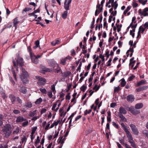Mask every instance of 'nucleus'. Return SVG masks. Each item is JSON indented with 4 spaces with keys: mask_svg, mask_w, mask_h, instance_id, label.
<instances>
[{
    "mask_svg": "<svg viewBox=\"0 0 148 148\" xmlns=\"http://www.w3.org/2000/svg\"><path fill=\"white\" fill-rule=\"evenodd\" d=\"M48 64L50 66L53 68H54L56 64H57L58 68L57 69H54V70L55 73H58L61 72V70L59 65L56 63V62L53 59L50 60L48 61Z\"/></svg>",
    "mask_w": 148,
    "mask_h": 148,
    "instance_id": "f257e3e1",
    "label": "nucleus"
},
{
    "mask_svg": "<svg viewBox=\"0 0 148 148\" xmlns=\"http://www.w3.org/2000/svg\"><path fill=\"white\" fill-rule=\"evenodd\" d=\"M129 142L131 144V145L133 147L135 148L136 147V145L135 142L132 140H129Z\"/></svg>",
    "mask_w": 148,
    "mask_h": 148,
    "instance_id": "7c9ffc66",
    "label": "nucleus"
},
{
    "mask_svg": "<svg viewBox=\"0 0 148 148\" xmlns=\"http://www.w3.org/2000/svg\"><path fill=\"white\" fill-rule=\"evenodd\" d=\"M143 106V104L142 103H139L136 104L135 108L136 109H140L142 108Z\"/></svg>",
    "mask_w": 148,
    "mask_h": 148,
    "instance_id": "4be33fe9",
    "label": "nucleus"
},
{
    "mask_svg": "<svg viewBox=\"0 0 148 148\" xmlns=\"http://www.w3.org/2000/svg\"><path fill=\"white\" fill-rule=\"evenodd\" d=\"M17 59L16 60L17 64V65L22 66H24V62L23 58L20 57V54L19 53L16 54Z\"/></svg>",
    "mask_w": 148,
    "mask_h": 148,
    "instance_id": "20e7f679",
    "label": "nucleus"
},
{
    "mask_svg": "<svg viewBox=\"0 0 148 148\" xmlns=\"http://www.w3.org/2000/svg\"><path fill=\"white\" fill-rule=\"evenodd\" d=\"M72 0H65L64 2V8L66 10H69L70 4Z\"/></svg>",
    "mask_w": 148,
    "mask_h": 148,
    "instance_id": "423d86ee",
    "label": "nucleus"
},
{
    "mask_svg": "<svg viewBox=\"0 0 148 148\" xmlns=\"http://www.w3.org/2000/svg\"><path fill=\"white\" fill-rule=\"evenodd\" d=\"M119 116L123 121L125 122L126 121L127 119L125 118V117L123 115V114H119Z\"/></svg>",
    "mask_w": 148,
    "mask_h": 148,
    "instance_id": "b1692460",
    "label": "nucleus"
},
{
    "mask_svg": "<svg viewBox=\"0 0 148 148\" xmlns=\"http://www.w3.org/2000/svg\"><path fill=\"white\" fill-rule=\"evenodd\" d=\"M31 60L32 62L35 64H38L39 62V60L37 59L36 57V56L34 54L30 56Z\"/></svg>",
    "mask_w": 148,
    "mask_h": 148,
    "instance_id": "6e6552de",
    "label": "nucleus"
},
{
    "mask_svg": "<svg viewBox=\"0 0 148 148\" xmlns=\"http://www.w3.org/2000/svg\"><path fill=\"white\" fill-rule=\"evenodd\" d=\"M69 75H63L62 76V77H63V78L61 79L60 81H64L65 80V77H68Z\"/></svg>",
    "mask_w": 148,
    "mask_h": 148,
    "instance_id": "49530a36",
    "label": "nucleus"
},
{
    "mask_svg": "<svg viewBox=\"0 0 148 148\" xmlns=\"http://www.w3.org/2000/svg\"><path fill=\"white\" fill-rule=\"evenodd\" d=\"M135 76L133 75H132V76H130L128 79V80L129 81H131L132 80V79L134 78Z\"/></svg>",
    "mask_w": 148,
    "mask_h": 148,
    "instance_id": "6e6d98bb",
    "label": "nucleus"
},
{
    "mask_svg": "<svg viewBox=\"0 0 148 148\" xmlns=\"http://www.w3.org/2000/svg\"><path fill=\"white\" fill-rule=\"evenodd\" d=\"M27 140V138H26L25 136H23V137L21 138V141L20 142L21 143H23L25 142Z\"/></svg>",
    "mask_w": 148,
    "mask_h": 148,
    "instance_id": "473e14b6",
    "label": "nucleus"
},
{
    "mask_svg": "<svg viewBox=\"0 0 148 148\" xmlns=\"http://www.w3.org/2000/svg\"><path fill=\"white\" fill-rule=\"evenodd\" d=\"M80 75V77H81V78H80L79 81L80 82H82L83 79L86 76L88 75H84L85 77L83 76L82 75Z\"/></svg>",
    "mask_w": 148,
    "mask_h": 148,
    "instance_id": "37998d69",
    "label": "nucleus"
},
{
    "mask_svg": "<svg viewBox=\"0 0 148 148\" xmlns=\"http://www.w3.org/2000/svg\"><path fill=\"white\" fill-rule=\"evenodd\" d=\"M138 12L141 16H148V12H145L143 10L142 11L141 9H139Z\"/></svg>",
    "mask_w": 148,
    "mask_h": 148,
    "instance_id": "f3484780",
    "label": "nucleus"
},
{
    "mask_svg": "<svg viewBox=\"0 0 148 148\" xmlns=\"http://www.w3.org/2000/svg\"><path fill=\"white\" fill-rule=\"evenodd\" d=\"M129 111L132 114L135 115L138 114L140 113V111L139 110H135L132 108H130Z\"/></svg>",
    "mask_w": 148,
    "mask_h": 148,
    "instance_id": "2eb2a0df",
    "label": "nucleus"
},
{
    "mask_svg": "<svg viewBox=\"0 0 148 148\" xmlns=\"http://www.w3.org/2000/svg\"><path fill=\"white\" fill-rule=\"evenodd\" d=\"M32 106V104L30 101L27 102L23 106L26 108H30Z\"/></svg>",
    "mask_w": 148,
    "mask_h": 148,
    "instance_id": "aec40b11",
    "label": "nucleus"
},
{
    "mask_svg": "<svg viewBox=\"0 0 148 148\" xmlns=\"http://www.w3.org/2000/svg\"><path fill=\"white\" fill-rule=\"evenodd\" d=\"M40 141V137L39 136H37L36 138V139L35 142V146L36 147L38 144L39 143Z\"/></svg>",
    "mask_w": 148,
    "mask_h": 148,
    "instance_id": "c85d7f7f",
    "label": "nucleus"
},
{
    "mask_svg": "<svg viewBox=\"0 0 148 148\" xmlns=\"http://www.w3.org/2000/svg\"><path fill=\"white\" fill-rule=\"evenodd\" d=\"M72 86V84H69L68 85H67V89L66 90V92H68L70 90V89L71 88Z\"/></svg>",
    "mask_w": 148,
    "mask_h": 148,
    "instance_id": "3c124183",
    "label": "nucleus"
},
{
    "mask_svg": "<svg viewBox=\"0 0 148 148\" xmlns=\"http://www.w3.org/2000/svg\"><path fill=\"white\" fill-rule=\"evenodd\" d=\"M70 93H68L66 96V99L70 100L71 99V97L70 95Z\"/></svg>",
    "mask_w": 148,
    "mask_h": 148,
    "instance_id": "864d4df0",
    "label": "nucleus"
},
{
    "mask_svg": "<svg viewBox=\"0 0 148 148\" xmlns=\"http://www.w3.org/2000/svg\"><path fill=\"white\" fill-rule=\"evenodd\" d=\"M146 83L147 82L146 80H141L137 82L136 86L137 87L141 85L145 84H146Z\"/></svg>",
    "mask_w": 148,
    "mask_h": 148,
    "instance_id": "a211bd4d",
    "label": "nucleus"
},
{
    "mask_svg": "<svg viewBox=\"0 0 148 148\" xmlns=\"http://www.w3.org/2000/svg\"><path fill=\"white\" fill-rule=\"evenodd\" d=\"M9 77L10 81L13 84V85H14L15 84V82H14V81L13 80L12 77H10V76H9Z\"/></svg>",
    "mask_w": 148,
    "mask_h": 148,
    "instance_id": "0e129e2a",
    "label": "nucleus"
},
{
    "mask_svg": "<svg viewBox=\"0 0 148 148\" xmlns=\"http://www.w3.org/2000/svg\"><path fill=\"white\" fill-rule=\"evenodd\" d=\"M121 86L122 87H124L126 84V82L125 81L124 78H122L121 79Z\"/></svg>",
    "mask_w": 148,
    "mask_h": 148,
    "instance_id": "a878e982",
    "label": "nucleus"
},
{
    "mask_svg": "<svg viewBox=\"0 0 148 148\" xmlns=\"http://www.w3.org/2000/svg\"><path fill=\"white\" fill-rule=\"evenodd\" d=\"M66 60L65 57L61 58L60 59V64L63 65L66 64Z\"/></svg>",
    "mask_w": 148,
    "mask_h": 148,
    "instance_id": "412c9836",
    "label": "nucleus"
},
{
    "mask_svg": "<svg viewBox=\"0 0 148 148\" xmlns=\"http://www.w3.org/2000/svg\"><path fill=\"white\" fill-rule=\"evenodd\" d=\"M63 136L60 137L59 138V143H61L63 145L64 143V140H62Z\"/></svg>",
    "mask_w": 148,
    "mask_h": 148,
    "instance_id": "de8ad7c7",
    "label": "nucleus"
},
{
    "mask_svg": "<svg viewBox=\"0 0 148 148\" xmlns=\"http://www.w3.org/2000/svg\"><path fill=\"white\" fill-rule=\"evenodd\" d=\"M11 129V127L10 124H7L3 127L2 130L3 132H5V137L6 138H8L10 135L11 133L10 131Z\"/></svg>",
    "mask_w": 148,
    "mask_h": 148,
    "instance_id": "f03ea898",
    "label": "nucleus"
},
{
    "mask_svg": "<svg viewBox=\"0 0 148 148\" xmlns=\"http://www.w3.org/2000/svg\"><path fill=\"white\" fill-rule=\"evenodd\" d=\"M9 97L11 100L12 103V104H14L16 99V96L14 95L10 94L9 95Z\"/></svg>",
    "mask_w": 148,
    "mask_h": 148,
    "instance_id": "9d476101",
    "label": "nucleus"
},
{
    "mask_svg": "<svg viewBox=\"0 0 148 148\" xmlns=\"http://www.w3.org/2000/svg\"><path fill=\"white\" fill-rule=\"evenodd\" d=\"M100 87V86H98L97 85H95V86L93 88V90H95V91L96 92L99 90Z\"/></svg>",
    "mask_w": 148,
    "mask_h": 148,
    "instance_id": "58836bf2",
    "label": "nucleus"
},
{
    "mask_svg": "<svg viewBox=\"0 0 148 148\" xmlns=\"http://www.w3.org/2000/svg\"><path fill=\"white\" fill-rule=\"evenodd\" d=\"M3 117V115L2 114H0V126H1L3 124L2 121Z\"/></svg>",
    "mask_w": 148,
    "mask_h": 148,
    "instance_id": "72a5a7b5",
    "label": "nucleus"
},
{
    "mask_svg": "<svg viewBox=\"0 0 148 148\" xmlns=\"http://www.w3.org/2000/svg\"><path fill=\"white\" fill-rule=\"evenodd\" d=\"M37 129L36 127H35L32 128L31 134H34Z\"/></svg>",
    "mask_w": 148,
    "mask_h": 148,
    "instance_id": "c03bdc74",
    "label": "nucleus"
},
{
    "mask_svg": "<svg viewBox=\"0 0 148 148\" xmlns=\"http://www.w3.org/2000/svg\"><path fill=\"white\" fill-rule=\"evenodd\" d=\"M29 75H21L20 78L21 80L24 83H27L28 82L27 77Z\"/></svg>",
    "mask_w": 148,
    "mask_h": 148,
    "instance_id": "1a4fd4ad",
    "label": "nucleus"
},
{
    "mask_svg": "<svg viewBox=\"0 0 148 148\" xmlns=\"http://www.w3.org/2000/svg\"><path fill=\"white\" fill-rule=\"evenodd\" d=\"M51 89L53 92L55 91V85L53 84L51 86Z\"/></svg>",
    "mask_w": 148,
    "mask_h": 148,
    "instance_id": "774afa93",
    "label": "nucleus"
},
{
    "mask_svg": "<svg viewBox=\"0 0 148 148\" xmlns=\"http://www.w3.org/2000/svg\"><path fill=\"white\" fill-rule=\"evenodd\" d=\"M20 69L21 70L23 74H27L28 73L25 70V69L22 68V66L21 67Z\"/></svg>",
    "mask_w": 148,
    "mask_h": 148,
    "instance_id": "79ce46f5",
    "label": "nucleus"
},
{
    "mask_svg": "<svg viewBox=\"0 0 148 148\" xmlns=\"http://www.w3.org/2000/svg\"><path fill=\"white\" fill-rule=\"evenodd\" d=\"M92 111V110L91 109L89 110H86L84 112V115H87L88 114H90Z\"/></svg>",
    "mask_w": 148,
    "mask_h": 148,
    "instance_id": "a19ab883",
    "label": "nucleus"
},
{
    "mask_svg": "<svg viewBox=\"0 0 148 148\" xmlns=\"http://www.w3.org/2000/svg\"><path fill=\"white\" fill-rule=\"evenodd\" d=\"M67 10L64 12V13L62 14V17L63 19H66L67 15L68 12Z\"/></svg>",
    "mask_w": 148,
    "mask_h": 148,
    "instance_id": "393cba45",
    "label": "nucleus"
},
{
    "mask_svg": "<svg viewBox=\"0 0 148 148\" xmlns=\"http://www.w3.org/2000/svg\"><path fill=\"white\" fill-rule=\"evenodd\" d=\"M119 114H125L127 113V111L125 108L123 107H121L119 109Z\"/></svg>",
    "mask_w": 148,
    "mask_h": 148,
    "instance_id": "dca6fc26",
    "label": "nucleus"
},
{
    "mask_svg": "<svg viewBox=\"0 0 148 148\" xmlns=\"http://www.w3.org/2000/svg\"><path fill=\"white\" fill-rule=\"evenodd\" d=\"M120 90V88L119 86H118L117 87H115L114 90V92H118L119 90Z\"/></svg>",
    "mask_w": 148,
    "mask_h": 148,
    "instance_id": "8fccbe9b",
    "label": "nucleus"
},
{
    "mask_svg": "<svg viewBox=\"0 0 148 148\" xmlns=\"http://www.w3.org/2000/svg\"><path fill=\"white\" fill-rule=\"evenodd\" d=\"M32 10L31 8H25L23 10V12H26L27 11H29L30 10Z\"/></svg>",
    "mask_w": 148,
    "mask_h": 148,
    "instance_id": "09e8293b",
    "label": "nucleus"
},
{
    "mask_svg": "<svg viewBox=\"0 0 148 148\" xmlns=\"http://www.w3.org/2000/svg\"><path fill=\"white\" fill-rule=\"evenodd\" d=\"M28 122L27 120H26V121L23 122L22 123V125L23 127H25L28 125Z\"/></svg>",
    "mask_w": 148,
    "mask_h": 148,
    "instance_id": "603ef678",
    "label": "nucleus"
},
{
    "mask_svg": "<svg viewBox=\"0 0 148 148\" xmlns=\"http://www.w3.org/2000/svg\"><path fill=\"white\" fill-rule=\"evenodd\" d=\"M29 5H33V6H34L35 7V8L34 9V10H35V9L36 7L37 6V5L34 2H31L30 3H29Z\"/></svg>",
    "mask_w": 148,
    "mask_h": 148,
    "instance_id": "680f3d73",
    "label": "nucleus"
},
{
    "mask_svg": "<svg viewBox=\"0 0 148 148\" xmlns=\"http://www.w3.org/2000/svg\"><path fill=\"white\" fill-rule=\"evenodd\" d=\"M145 29V27H143L142 25H141L139 27L138 30H139L140 32L143 34L144 32Z\"/></svg>",
    "mask_w": 148,
    "mask_h": 148,
    "instance_id": "c756f323",
    "label": "nucleus"
},
{
    "mask_svg": "<svg viewBox=\"0 0 148 148\" xmlns=\"http://www.w3.org/2000/svg\"><path fill=\"white\" fill-rule=\"evenodd\" d=\"M143 134L146 137L148 138V131L146 130H144L143 131Z\"/></svg>",
    "mask_w": 148,
    "mask_h": 148,
    "instance_id": "f704fd0d",
    "label": "nucleus"
},
{
    "mask_svg": "<svg viewBox=\"0 0 148 148\" xmlns=\"http://www.w3.org/2000/svg\"><path fill=\"white\" fill-rule=\"evenodd\" d=\"M112 125L114 126H115V127L117 129H118L119 128V125L116 123L115 122H112Z\"/></svg>",
    "mask_w": 148,
    "mask_h": 148,
    "instance_id": "bf43d9fd",
    "label": "nucleus"
},
{
    "mask_svg": "<svg viewBox=\"0 0 148 148\" xmlns=\"http://www.w3.org/2000/svg\"><path fill=\"white\" fill-rule=\"evenodd\" d=\"M121 125L122 127L123 128V130L126 133L127 137L129 139V140H133V138L132 137V135L129 131L127 127L123 123H121Z\"/></svg>",
    "mask_w": 148,
    "mask_h": 148,
    "instance_id": "7ed1b4c3",
    "label": "nucleus"
},
{
    "mask_svg": "<svg viewBox=\"0 0 148 148\" xmlns=\"http://www.w3.org/2000/svg\"><path fill=\"white\" fill-rule=\"evenodd\" d=\"M8 147L7 145L6 144H0V148H7Z\"/></svg>",
    "mask_w": 148,
    "mask_h": 148,
    "instance_id": "5fc2aeb1",
    "label": "nucleus"
},
{
    "mask_svg": "<svg viewBox=\"0 0 148 148\" xmlns=\"http://www.w3.org/2000/svg\"><path fill=\"white\" fill-rule=\"evenodd\" d=\"M131 6H128L126 8V9L124 11L123 14H127V12L130 10L131 8Z\"/></svg>",
    "mask_w": 148,
    "mask_h": 148,
    "instance_id": "2f4dec72",
    "label": "nucleus"
},
{
    "mask_svg": "<svg viewBox=\"0 0 148 148\" xmlns=\"http://www.w3.org/2000/svg\"><path fill=\"white\" fill-rule=\"evenodd\" d=\"M42 99L41 98H40L36 100L35 102V103L36 104H39L42 102Z\"/></svg>",
    "mask_w": 148,
    "mask_h": 148,
    "instance_id": "cd10ccee",
    "label": "nucleus"
},
{
    "mask_svg": "<svg viewBox=\"0 0 148 148\" xmlns=\"http://www.w3.org/2000/svg\"><path fill=\"white\" fill-rule=\"evenodd\" d=\"M134 96L132 95H129L127 97V100L128 102H132L134 101Z\"/></svg>",
    "mask_w": 148,
    "mask_h": 148,
    "instance_id": "9b49d317",
    "label": "nucleus"
},
{
    "mask_svg": "<svg viewBox=\"0 0 148 148\" xmlns=\"http://www.w3.org/2000/svg\"><path fill=\"white\" fill-rule=\"evenodd\" d=\"M110 129V124L109 123H107L106 124V132H107L108 130H109Z\"/></svg>",
    "mask_w": 148,
    "mask_h": 148,
    "instance_id": "052dcab7",
    "label": "nucleus"
},
{
    "mask_svg": "<svg viewBox=\"0 0 148 148\" xmlns=\"http://www.w3.org/2000/svg\"><path fill=\"white\" fill-rule=\"evenodd\" d=\"M130 127L131 128L132 132L134 134L136 135H138L139 132L138 131L137 128L135 125L132 124H131L130 125Z\"/></svg>",
    "mask_w": 148,
    "mask_h": 148,
    "instance_id": "0eeeda50",
    "label": "nucleus"
},
{
    "mask_svg": "<svg viewBox=\"0 0 148 148\" xmlns=\"http://www.w3.org/2000/svg\"><path fill=\"white\" fill-rule=\"evenodd\" d=\"M87 88V86L84 85H83L80 88V89L83 92H84Z\"/></svg>",
    "mask_w": 148,
    "mask_h": 148,
    "instance_id": "e433bc0d",
    "label": "nucleus"
},
{
    "mask_svg": "<svg viewBox=\"0 0 148 148\" xmlns=\"http://www.w3.org/2000/svg\"><path fill=\"white\" fill-rule=\"evenodd\" d=\"M13 26L15 27V29H16L17 28V24L19 23L17 17H16L13 19Z\"/></svg>",
    "mask_w": 148,
    "mask_h": 148,
    "instance_id": "4468645a",
    "label": "nucleus"
},
{
    "mask_svg": "<svg viewBox=\"0 0 148 148\" xmlns=\"http://www.w3.org/2000/svg\"><path fill=\"white\" fill-rule=\"evenodd\" d=\"M99 58H101L102 60V61H104L105 60L104 56V55H102L101 54L99 56Z\"/></svg>",
    "mask_w": 148,
    "mask_h": 148,
    "instance_id": "13d9d810",
    "label": "nucleus"
},
{
    "mask_svg": "<svg viewBox=\"0 0 148 148\" xmlns=\"http://www.w3.org/2000/svg\"><path fill=\"white\" fill-rule=\"evenodd\" d=\"M36 78L38 80L37 82L38 84L40 86H44L46 83V80L45 79L41 77L38 76L36 77Z\"/></svg>",
    "mask_w": 148,
    "mask_h": 148,
    "instance_id": "39448f33",
    "label": "nucleus"
},
{
    "mask_svg": "<svg viewBox=\"0 0 148 148\" xmlns=\"http://www.w3.org/2000/svg\"><path fill=\"white\" fill-rule=\"evenodd\" d=\"M71 55L72 56H74L76 55L74 49H72L71 51Z\"/></svg>",
    "mask_w": 148,
    "mask_h": 148,
    "instance_id": "4d7b16f0",
    "label": "nucleus"
},
{
    "mask_svg": "<svg viewBox=\"0 0 148 148\" xmlns=\"http://www.w3.org/2000/svg\"><path fill=\"white\" fill-rule=\"evenodd\" d=\"M26 120V119L24 118L23 116H19L17 117L16 121L17 123H19L25 121Z\"/></svg>",
    "mask_w": 148,
    "mask_h": 148,
    "instance_id": "f8f14e48",
    "label": "nucleus"
},
{
    "mask_svg": "<svg viewBox=\"0 0 148 148\" xmlns=\"http://www.w3.org/2000/svg\"><path fill=\"white\" fill-rule=\"evenodd\" d=\"M36 110L33 112H30L29 114V116L30 117H32L34 116L36 114Z\"/></svg>",
    "mask_w": 148,
    "mask_h": 148,
    "instance_id": "ea45409f",
    "label": "nucleus"
},
{
    "mask_svg": "<svg viewBox=\"0 0 148 148\" xmlns=\"http://www.w3.org/2000/svg\"><path fill=\"white\" fill-rule=\"evenodd\" d=\"M59 100H58L56 103H54L53 105V107L52 108V110L53 111H55L56 110V109H55V108L56 107V106L57 105V102H58Z\"/></svg>",
    "mask_w": 148,
    "mask_h": 148,
    "instance_id": "4c0bfd02",
    "label": "nucleus"
},
{
    "mask_svg": "<svg viewBox=\"0 0 148 148\" xmlns=\"http://www.w3.org/2000/svg\"><path fill=\"white\" fill-rule=\"evenodd\" d=\"M40 90L42 93L46 94L47 93V90L45 88H40Z\"/></svg>",
    "mask_w": 148,
    "mask_h": 148,
    "instance_id": "a18cd8bd",
    "label": "nucleus"
},
{
    "mask_svg": "<svg viewBox=\"0 0 148 148\" xmlns=\"http://www.w3.org/2000/svg\"><path fill=\"white\" fill-rule=\"evenodd\" d=\"M16 100L19 103L21 106L22 105V101L21 99H20L19 97H17Z\"/></svg>",
    "mask_w": 148,
    "mask_h": 148,
    "instance_id": "c9c22d12",
    "label": "nucleus"
},
{
    "mask_svg": "<svg viewBox=\"0 0 148 148\" xmlns=\"http://www.w3.org/2000/svg\"><path fill=\"white\" fill-rule=\"evenodd\" d=\"M120 143L122 145H125V143H124V140L121 138H119V139Z\"/></svg>",
    "mask_w": 148,
    "mask_h": 148,
    "instance_id": "69168bd1",
    "label": "nucleus"
},
{
    "mask_svg": "<svg viewBox=\"0 0 148 148\" xmlns=\"http://www.w3.org/2000/svg\"><path fill=\"white\" fill-rule=\"evenodd\" d=\"M19 131V129H17L15 130L13 132V134H18Z\"/></svg>",
    "mask_w": 148,
    "mask_h": 148,
    "instance_id": "338daca9",
    "label": "nucleus"
},
{
    "mask_svg": "<svg viewBox=\"0 0 148 148\" xmlns=\"http://www.w3.org/2000/svg\"><path fill=\"white\" fill-rule=\"evenodd\" d=\"M27 49L29 53L30 56H32L34 54V53L32 52V50L30 46H28L27 47Z\"/></svg>",
    "mask_w": 148,
    "mask_h": 148,
    "instance_id": "5701e85b",
    "label": "nucleus"
},
{
    "mask_svg": "<svg viewBox=\"0 0 148 148\" xmlns=\"http://www.w3.org/2000/svg\"><path fill=\"white\" fill-rule=\"evenodd\" d=\"M13 113L15 114H18L20 113V111L18 110H14L13 111Z\"/></svg>",
    "mask_w": 148,
    "mask_h": 148,
    "instance_id": "e2e57ef3",
    "label": "nucleus"
},
{
    "mask_svg": "<svg viewBox=\"0 0 148 148\" xmlns=\"http://www.w3.org/2000/svg\"><path fill=\"white\" fill-rule=\"evenodd\" d=\"M19 90L21 92L24 94H26L27 91L26 88L24 86L21 87Z\"/></svg>",
    "mask_w": 148,
    "mask_h": 148,
    "instance_id": "6ab92c4d",
    "label": "nucleus"
},
{
    "mask_svg": "<svg viewBox=\"0 0 148 148\" xmlns=\"http://www.w3.org/2000/svg\"><path fill=\"white\" fill-rule=\"evenodd\" d=\"M12 62L14 66V67H16V69L17 71H18V68L17 66V64H16V62L15 61L14 59V58H12Z\"/></svg>",
    "mask_w": 148,
    "mask_h": 148,
    "instance_id": "bb28decb",
    "label": "nucleus"
},
{
    "mask_svg": "<svg viewBox=\"0 0 148 148\" xmlns=\"http://www.w3.org/2000/svg\"><path fill=\"white\" fill-rule=\"evenodd\" d=\"M41 69V71L43 72L44 73L45 72H51L52 71V70L51 69L47 68L46 67L43 66H42Z\"/></svg>",
    "mask_w": 148,
    "mask_h": 148,
    "instance_id": "ddd939ff",
    "label": "nucleus"
}]
</instances>
